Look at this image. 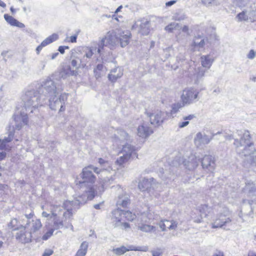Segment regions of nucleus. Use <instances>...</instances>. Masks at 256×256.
<instances>
[{
    "instance_id": "obj_1",
    "label": "nucleus",
    "mask_w": 256,
    "mask_h": 256,
    "mask_svg": "<svg viewBox=\"0 0 256 256\" xmlns=\"http://www.w3.org/2000/svg\"><path fill=\"white\" fill-rule=\"evenodd\" d=\"M98 170V168L92 165L83 168L82 172L80 174V177L82 178V180L76 181L77 184L78 182L80 188V192L75 196L74 200L66 201L71 202L72 207L74 210L79 208L80 205L84 204L88 200H92L95 194H97L98 192L92 185L96 179L92 172H94L97 174H100L102 176H104L108 172L106 170L100 172Z\"/></svg>"
},
{
    "instance_id": "obj_2",
    "label": "nucleus",
    "mask_w": 256,
    "mask_h": 256,
    "mask_svg": "<svg viewBox=\"0 0 256 256\" xmlns=\"http://www.w3.org/2000/svg\"><path fill=\"white\" fill-rule=\"evenodd\" d=\"M8 227L12 230H17L16 238L23 244L32 242L33 237L36 236L42 227L40 219L34 216L33 212L26 214L18 219L14 218L8 224Z\"/></svg>"
},
{
    "instance_id": "obj_3",
    "label": "nucleus",
    "mask_w": 256,
    "mask_h": 256,
    "mask_svg": "<svg viewBox=\"0 0 256 256\" xmlns=\"http://www.w3.org/2000/svg\"><path fill=\"white\" fill-rule=\"evenodd\" d=\"M42 96H45L44 101L46 98H48L50 108L52 110H56L60 108L59 111L64 110V106L68 98V95L66 93L61 94L63 90V86L60 82H56L50 79H46L41 84L39 88Z\"/></svg>"
},
{
    "instance_id": "obj_4",
    "label": "nucleus",
    "mask_w": 256,
    "mask_h": 256,
    "mask_svg": "<svg viewBox=\"0 0 256 256\" xmlns=\"http://www.w3.org/2000/svg\"><path fill=\"white\" fill-rule=\"evenodd\" d=\"M72 204L70 202H64L63 207L56 204L50 205V210L54 216L52 228H50L43 236V240H47L50 237L54 230L60 229L63 227L66 228L72 226L69 224V220L72 216L74 212L76 210L72 207Z\"/></svg>"
},
{
    "instance_id": "obj_5",
    "label": "nucleus",
    "mask_w": 256,
    "mask_h": 256,
    "mask_svg": "<svg viewBox=\"0 0 256 256\" xmlns=\"http://www.w3.org/2000/svg\"><path fill=\"white\" fill-rule=\"evenodd\" d=\"M232 2L242 10L236 16L238 21L256 22V2L254 0H233Z\"/></svg>"
},
{
    "instance_id": "obj_6",
    "label": "nucleus",
    "mask_w": 256,
    "mask_h": 256,
    "mask_svg": "<svg viewBox=\"0 0 256 256\" xmlns=\"http://www.w3.org/2000/svg\"><path fill=\"white\" fill-rule=\"evenodd\" d=\"M234 145L238 148H243L240 150L242 154L244 156H249L247 160L250 162L252 166H256V148L254 144L250 142V137L248 132L244 133L240 141L235 139Z\"/></svg>"
},
{
    "instance_id": "obj_7",
    "label": "nucleus",
    "mask_w": 256,
    "mask_h": 256,
    "mask_svg": "<svg viewBox=\"0 0 256 256\" xmlns=\"http://www.w3.org/2000/svg\"><path fill=\"white\" fill-rule=\"evenodd\" d=\"M45 96H42L40 91L31 90L26 92L22 97V101L26 110H30V112H33V109L44 104Z\"/></svg>"
},
{
    "instance_id": "obj_8",
    "label": "nucleus",
    "mask_w": 256,
    "mask_h": 256,
    "mask_svg": "<svg viewBox=\"0 0 256 256\" xmlns=\"http://www.w3.org/2000/svg\"><path fill=\"white\" fill-rule=\"evenodd\" d=\"M80 64L82 66H86V63H84V61L78 57L72 56L70 62V64L62 68L60 72L61 76L64 78L68 76H76L78 74V70L80 68Z\"/></svg>"
},
{
    "instance_id": "obj_9",
    "label": "nucleus",
    "mask_w": 256,
    "mask_h": 256,
    "mask_svg": "<svg viewBox=\"0 0 256 256\" xmlns=\"http://www.w3.org/2000/svg\"><path fill=\"white\" fill-rule=\"evenodd\" d=\"M200 160V158L192 154L187 160L181 158L180 156L176 158L172 162V164L174 166H178L182 163L186 168L189 170H193L198 166Z\"/></svg>"
},
{
    "instance_id": "obj_10",
    "label": "nucleus",
    "mask_w": 256,
    "mask_h": 256,
    "mask_svg": "<svg viewBox=\"0 0 256 256\" xmlns=\"http://www.w3.org/2000/svg\"><path fill=\"white\" fill-rule=\"evenodd\" d=\"M102 170H106L108 172L104 176H100V174H98V178L100 180V182L102 184V186L99 190L100 192L104 191V186L106 188L112 183L115 179L116 174V170H112L110 166H108V168H98V171L100 172Z\"/></svg>"
},
{
    "instance_id": "obj_11",
    "label": "nucleus",
    "mask_w": 256,
    "mask_h": 256,
    "mask_svg": "<svg viewBox=\"0 0 256 256\" xmlns=\"http://www.w3.org/2000/svg\"><path fill=\"white\" fill-rule=\"evenodd\" d=\"M230 212L226 208H222V210L218 214L212 224V228H221L223 226L231 222Z\"/></svg>"
},
{
    "instance_id": "obj_12",
    "label": "nucleus",
    "mask_w": 256,
    "mask_h": 256,
    "mask_svg": "<svg viewBox=\"0 0 256 256\" xmlns=\"http://www.w3.org/2000/svg\"><path fill=\"white\" fill-rule=\"evenodd\" d=\"M199 92L194 88H188L183 90L180 100L185 106L190 105L199 100Z\"/></svg>"
},
{
    "instance_id": "obj_13",
    "label": "nucleus",
    "mask_w": 256,
    "mask_h": 256,
    "mask_svg": "<svg viewBox=\"0 0 256 256\" xmlns=\"http://www.w3.org/2000/svg\"><path fill=\"white\" fill-rule=\"evenodd\" d=\"M219 134L220 132L217 133ZM216 134H212V136H209L204 132H198L194 136V143L196 147L203 148L210 142Z\"/></svg>"
},
{
    "instance_id": "obj_14",
    "label": "nucleus",
    "mask_w": 256,
    "mask_h": 256,
    "mask_svg": "<svg viewBox=\"0 0 256 256\" xmlns=\"http://www.w3.org/2000/svg\"><path fill=\"white\" fill-rule=\"evenodd\" d=\"M14 124L12 126L13 128L17 130H20L24 126L27 124V114L18 110L14 116Z\"/></svg>"
},
{
    "instance_id": "obj_15",
    "label": "nucleus",
    "mask_w": 256,
    "mask_h": 256,
    "mask_svg": "<svg viewBox=\"0 0 256 256\" xmlns=\"http://www.w3.org/2000/svg\"><path fill=\"white\" fill-rule=\"evenodd\" d=\"M167 113L164 112L157 110L148 114L152 124L158 126L162 124L167 116Z\"/></svg>"
},
{
    "instance_id": "obj_16",
    "label": "nucleus",
    "mask_w": 256,
    "mask_h": 256,
    "mask_svg": "<svg viewBox=\"0 0 256 256\" xmlns=\"http://www.w3.org/2000/svg\"><path fill=\"white\" fill-rule=\"evenodd\" d=\"M202 168L208 172H213L215 170L216 164L214 158L210 155H205L201 160Z\"/></svg>"
},
{
    "instance_id": "obj_17",
    "label": "nucleus",
    "mask_w": 256,
    "mask_h": 256,
    "mask_svg": "<svg viewBox=\"0 0 256 256\" xmlns=\"http://www.w3.org/2000/svg\"><path fill=\"white\" fill-rule=\"evenodd\" d=\"M118 42V36L114 32H108L102 39V44L109 47L114 46Z\"/></svg>"
},
{
    "instance_id": "obj_18",
    "label": "nucleus",
    "mask_w": 256,
    "mask_h": 256,
    "mask_svg": "<svg viewBox=\"0 0 256 256\" xmlns=\"http://www.w3.org/2000/svg\"><path fill=\"white\" fill-rule=\"evenodd\" d=\"M123 210L117 208L112 212V222L114 227H118L122 225V221H124L122 216Z\"/></svg>"
},
{
    "instance_id": "obj_19",
    "label": "nucleus",
    "mask_w": 256,
    "mask_h": 256,
    "mask_svg": "<svg viewBox=\"0 0 256 256\" xmlns=\"http://www.w3.org/2000/svg\"><path fill=\"white\" fill-rule=\"evenodd\" d=\"M138 187L142 192H150L151 188L154 189L155 188L154 180L153 178H144L140 182Z\"/></svg>"
},
{
    "instance_id": "obj_20",
    "label": "nucleus",
    "mask_w": 256,
    "mask_h": 256,
    "mask_svg": "<svg viewBox=\"0 0 256 256\" xmlns=\"http://www.w3.org/2000/svg\"><path fill=\"white\" fill-rule=\"evenodd\" d=\"M206 70L202 67L195 68L193 72H190V76L195 84H198L204 76Z\"/></svg>"
},
{
    "instance_id": "obj_21",
    "label": "nucleus",
    "mask_w": 256,
    "mask_h": 256,
    "mask_svg": "<svg viewBox=\"0 0 256 256\" xmlns=\"http://www.w3.org/2000/svg\"><path fill=\"white\" fill-rule=\"evenodd\" d=\"M207 42L208 39L203 36L198 35L194 36L192 44L194 50L200 51Z\"/></svg>"
},
{
    "instance_id": "obj_22",
    "label": "nucleus",
    "mask_w": 256,
    "mask_h": 256,
    "mask_svg": "<svg viewBox=\"0 0 256 256\" xmlns=\"http://www.w3.org/2000/svg\"><path fill=\"white\" fill-rule=\"evenodd\" d=\"M151 128L149 127L148 124L143 122L137 128L138 135L142 138H146L152 133Z\"/></svg>"
},
{
    "instance_id": "obj_23",
    "label": "nucleus",
    "mask_w": 256,
    "mask_h": 256,
    "mask_svg": "<svg viewBox=\"0 0 256 256\" xmlns=\"http://www.w3.org/2000/svg\"><path fill=\"white\" fill-rule=\"evenodd\" d=\"M210 207L207 204L201 205L199 208L200 216L194 218V222L196 223H200L202 222V218H206L211 212Z\"/></svg>"
},
{
    "instance_id": "obj_24",
    "label": "nucleus",
    "mask_w": 256,
    "mask_h": 256,
    "mask_svg": "<svg viewBox=\"0 0 256 256\" xmlns=\"http://www.w3.org/2000/svg\"><path fill=\"white\" fill-rule=\"evenodd\" d=\"M118 36L122 47H124L129 44L131 38V34L129 31L120 32Z\"/></svg>"
},
{
    "instance_id": "obj_25",
    "label": "nucleus",
    "mask_w": 256,
    "mask_h": 256,
    "mask_svg": "<svg viewBox=\"0 0 256 256\" xmlns=\"http://www.w3.org/2000/svg\"><path fill=\"white\" fill-rule=\"evenodd\" d=\"M123 75V70L120 67H116L112 69L108 74V78L112 82H115L118 78Z\"/></svg>"
},
{
    "instance_id": "obj_26",
    "label": "nucleus",
    "mask_w": 256,
    "mask_h": 256,
    "mask_svg": "<svg viewBox=\"0 0 256 256\" xmlns=\"http://www.w3.org/2000/svg\"><path fill=\"white\" fill-rule=\"evenodd\" d=\"M214 60V58L210 54L202 56L200 57V62L203 68L209 69Z\"/></svg>"
},
{
    "instance_id": "obj_27",
    "label": "nucleus",
    "mask_w": 256,
    "mask_h": 256,
    "mask_svg": "<svg viewBox=\"0 0 256 256\" xmlns=\"http://www.w3.org/2000/svg\"><path fill=\"white\" fill-rule=\"evenodd\" d=\"M120 154L126 157L128 156V158L129 159L132 156V155L136 154L134 147L128 144L123 146Z\"/></svg>"
},
{
    "instance_id": "obj_28",
    "label": "nucleus",
    "mask_w": 256,
    "mask_h": 256,
    "mask_svg": "<svg viewBox=\"0 0 256 256\" xmlns=\"http://www.w3.org/2000/svg\"><path fill=\"white\" fill-rule=\"evenodd\" d=\"M4 18L6 22L12 26H17L20 28H24L25 26L24 24L18 22L12 16L8 14L4 15Z\"/></svg>"
},
{
    "instance_id": "obj_29",
    "label": "nucleus",
    "mask_w": 256,
    "mask_h": 256,
    "mask_svg": "<svg viewBox=\"0 0 256 256\" xmlns=\"http://www.w3.org/2000/svg\"><path fill=\"white\" fill-rule=\"evenodd\" d=\"M129 196L126 194H122L118 196L117 200V206H122V207H126L130 204Z\"/></svg>"
},
{
    "instance_id": "obj_30",
    "label": "nucleus",
    "mask_w": 256,
    "mask_h": 256,
    "mask_svg": "<svg viewBox=\"0 0 256 256\" xmlns=\"http://www.w3.org/2000/svg\"><path fill=\"white\" fill-rule=\"evenodd\" d=\"M152 219H154L153 214L150 212H144L138 216V220L142 223L149 222Z\"/></svg>"
},
{
    "instance_id": "obj_31",
    "label": "nucleus",
    "mask_w": 256,
    "mask_h": 256,
    "mask_svg": "<svg viewBox=\"0 0 256 256\" xmlns=\"http://www.w3.org/2000/svg\"><path fill=\"white\" fill-rule=\"evenodd\" d=\"M138 228L144 232H154L156 230V226L146 224V223H140L138 225Z\"/></svg>"
},
{
    "instance_id": "obj_32",
    "label": "nucleus",
    "mask_w": 256,
    "mask_h": 256,
    "mask_svg": "<svg viewBox=\"0 0 256 256\" xmlns=\"http://www.w3.org/2000/svg\"><path fill=\"white\" fill-rule=\"evenodd\" d=\"M94 76L96 79L100 78L105 74V68L102 64H98L96 68L94 69Z\"/></svg>"
},
{
    "instance_id": "obj_33",
    "label": "nucleus",
    "mask_w": 256,
    "mask_h": 256,
    "mask_svg": "<svg viewBox=\"0 0 256 256\" xmlns=\"http://www.w3.org/2000/svg\"><path fill=\"white\" fill-rule=\"evenodd\" d=\"M88 243L86 242H82L75 256H85L88 251Z\"/></svg>"
},
{
    "instance_id": "obj_34",
    "label": "nucleus",
    "mask_w": 256,
    "mask_h": 256,
    "mask_svg": "<svg viewBox=\"0 0 256 256\" xmlns=\"http://www.w3.org/2000/svg\"><path fill=\"white\" fill-rule=\"evenodd\" d=\"M244 190L246 192H248L250 196H253L256 193L254 184L251 182L246 184Z\"/></svg>"
},
{
    "instance_id": "obj_35",
    "label": "nucleus",
    "mask_w": 256,
    "mask_h": 256,
    "mask_svg": "<svg viewBox=\"0 0 256 256\" xmlns=\"http://www.w3.org/2000/svg\"><path fill=\"white\" fill-rule=\"evenodd\" d=\"M114 134L115 138H118L120 140H126L128 137V134L121 129L115 130Z\"/></svg>"
},
{
    "instance_id": "obj_36",
    "label": "nucleus",
    "mask_w": 256,
    "mask_h": 256,
    "mask_svg": "<svg viewBox=\"0 0 256 256\" xmlns=\"http://www.w3.org/2000/svg\"><path fill=\"white\" fill-rule=\"evenodd\" d=\"M14 134L10 132L7 138L3 139H0V150H3L6 148L7 143L10 142L13 138Z\"/></svg>"
},
{
    "instance_id": "obj_37",
    "label": "nucleus",
    "mask_w": 256,
    "mask_h": 256,
    "mask_svg": "<svg viewBox=\"0 0 256 256\" xmlns=\"http://www.w3.org/2000/svg\"><path fill=\"white\" fill-rule=\"evenodd\" d=\"M58 38V34H54L46 38L44 41L42 42L41 43L42 46H44V47L50 44V43L52 42H53L56 40Z\"/></svg>"
},
{
    "instance_id": "obj_38",
    "label": "nucleus",
    "mask_w": 256,
    "mask_h": 256,
    "mask_svg": "<svg viewBox=\"0 0 256 256\" xmlns=\"http://www.w3.org/2000/svg\"><path fill=\"white\" fill-rule=\"evenodd\" d=\"M185 105L181 102H178L173 104L172 106L171 114H174L178 112L180 109L182 108Z\"/></svg>"
},
{
    "instance_id": "obj_39",
    "label": "nucleus",
    "mask_w": 256,
    "mask_h": 256,
    "mask_svg": "<svg viewBox=\"0 0 256 256\" xmlns=\"http://www.w3.org/2000/svg\"><path fill=\"white\" fill-rule=\"evenodd\" d=\"M122 216L124 220H128V221H132L136 218V214H133L129 210H123Z\"/></svg>"
},
{
    "instance_id": "obj_40",
    "label": "nucleus",
    "mask_w": 256,
    "mask_h": 256,
    "mask_svg": "<svg viewBox=\"0 0 256 256\" xmlns=\"http://www.w3.org/2000/svg\"><path fill=\"white\" fill-rule=\"evenodd\" d=\"M180 25L178 23L172 22L170 23L164 28V30L168 32H172L173 30L179 28Z\"/></svg>"
},
{
    "instance_id": "obj_41",
    "label": "nucleus",
    "mask_w": 256,
    "mask_h": 256,
    "mask_svg": "<svg viewBox=\"0 0 256 256\" xmlns=\"http://www.w3.org/2000/svg\"><path fill=\"white\" fill-rule=\"evenodd\" d=\"M128 156L126 157L122 154L120 156L116 162V164L119 166L120 168L124 167V164L126 163L130 159L128 158Z\"/></svg>"
},
{
    "instance_id": "obj_42",
    "label": "nucleus",
    "mask_w": 256,
    "mask_h": 256,
    "mask_svg": "<svg viewBox=\"0 0 256 256\" xmlns=\"http://www.w3.org/2000/svg\"><path fill=\"white\" fill-rule=\"evenodd\" d=\"M166 229L170 230H174L176 228L178 223L174 220H164Z\"/></svg>"
},
{
    "instance_id": "obj_43",
    "label": "nucleus",
    "mask_w": 256,
    "mask_h": 256,
    "mask_svg": "<svg viewBox=\"0 0 256 256\" xmlns=\"http://www.w3.org/2000/svg\"><path fill=\"white\" fill-rule=\"evenodd\" d=\"M113 252L117 256H121L128 252L127 248L124 246H122L120 248H113Z\"/></svg>"
},
{
    "instance_id": "obj_44",
    "label": "nucleus",
    "mask_w": 256,
    "mask_h": 256,
    "mask_svg": "<svg viewBox=\"0 0 256 256\" xmlns=\"http://www.w3.org/2000/svg\"><path fill=\"white\" fill-rule=\"evenodd\" d=\"M85 54L84 55L82 60L84 63L85 58H90L94 54V50L92 48H86L84 50Z\"/></svg>"
},
{
    "instance_id": "obj_45",
    "label": "nucleus",
    "mask_w": 256,
    "mask_h": 256,
    "mask_svg": "<svg viewBox=\"0 0 256 256\" xmlns=\"http://www.w3.org/2000/svg\"><path fill=\"white\" fill-rule=\"evenodd\" d=\"M172 19L175 20L182 21L186 18V15L182 12L176 13L172 16Z\"/></svg>"
},
{
    "instance_id": "obj_46",
    "label": "nucleus",
    "mask_w": 256,
    "mask_h": 256,
    "mask_svg": "<svg viewBox=\"0 0 256 256\" xmlns=\"http://www.w3.org/2000/svg\"><path fill=\"white\" fill-rule=\"evenodd\" d=\"M52 204H56V205L58 206H60V207L62 206L64 208V204H62V206H60V204H54L53 202H52V203H50V205ZM50 210V212H52L51 210ZM42 216L43 217H44V218H52V220H54V216L52 215V212H51V214H48V213H47L46 212H42Z\"/></svg>"
},
{
    "instance_id": "obj_47",
    "label": "nucleus",
    "mask_w": 256,
    "mask_h": 256,
    "mask_svg": "<svg viewBox=\"0 0 256 256\" xmlns=\"http://www.w3.org/2000/svg\"><path fill=\"white\" fill-rule=\"evenodd\" d=\"M98 162L100 165V168H108V166H110L109 163L107 161H105L102 158H100L98 159Z\"/></svg>"
},
{
    "instance_id": "obj_48",
    "label": "nucleus",
    "mask_w": 256,
    "mask_h": 256,
    "mask_svg": "<svg viewBox=\"0 0 256 256\" xmlns=\"http://www.w3.org/2000/svg\"><path fill=\"white\" fill-rule=\"evenodd\" d=\"M162 254V250L158 248L152 251V256H160Z\"/></svg>"
},
{
    "instance_id": "obj_49",
    "label": "nucleus",
    "mask_w": 256,
    "mask_h": 256,
    "mask_svg": "<svg viewBox=\"0 0 256 256\" xmlns=\"http://www.w3.org/2000/svg\"><path fill=\"white\" fill-rule=\"evenodd\" d=\"M158 225L162 231H165L166 230V227L164 220L160 222L158 224Z\"/></svg>"
},
{
    "instance_id": "obj_50",
    "label": "nucleus",
    "mask_w": 256,
    "mask_h": 256,
    "mask_svg": "<svg viewBox=\"0 0 256 256\" xmlns=\"http://www.w3.org/2000/svg\"><path fill=\"white\" fill-rule=\"evenodd\" d=\"M256 56V52L254 50H251L248 54L247 58L249 59L252 60L255 58Z\"/></svg>"
},
{
    "instance_id": "obj_51",
    "label": "nucleus",
    "mask_w": 256,
    "mask_h": 256,
    "mask_svg": "<svg viewBox=\"0 0 256 256\" xmlns=\"http://www.w3.org/2000/svg\"><path fill=\"white\" fill-rule=\"evenodd\" d=\"M119 227H120L122 229H126L128 228H130V226L128 222H126L124 221H122V225L120 226Z\"/></svg>"
},
{
    "instance_id": "obj_52",
    "label": "nucleus",
    "mask_w": 256,
    "mask_h": 256,
    "mask_svg": "<svg viewBox=\"0 0 256 256\" xmlns=\"http://www.w3.org/2000/svg\"><path fill=\"white\" fill-rule=\"evenodd\" d=\"M188 124L189 122L188 120H186L185 122H180L178 124V126L180 128H182L188 126Z\"/></svg>"
},
{
    "instance_id": "obj_53",
    "label": "nucleus",
    "mask_w": 256,
    "mask_h": 256,
    "mask_svg": "<svg viewBox=\"0 0 256 256\" xmlns=\"http://www.w3.org/2000/svg\"><path fill=\"white\" fill-rule=\"evenodd\" d=\"M53 254V250L50 249L46 250L42 256H50L52 255Z\"/></svg>"
},
{
    "instance_id": "obj_54",
    "label": "nucleus",
    "mask_w": 256,
    "mask_h": 256,
    "mask_svg": "<svg viewBox=\"0 0 256 256\" xmlns=\"http://www.w3.org/2000/svg\"><path fill=\"white\" fill-rule=\"evenodd\" d=\"M66 49H68V46H60L58 48V51L62 54H63L64 52V50Z\"/></svg>"
},
{
    "instance_id": "obj_55",
    "label": "nucleus",
    "mask_w": 256,
    "mask_h": 256,
    "mask_svg": "<svg viewBox=\"0 0 256 256\" xmlns=\"http://www.w3.org/2000/svg\"><path fill=\"white\" fill-rule=\"evenodd\" d=\"M104 46H106V45H103L102 44V40H101L98 44V52L99 54H100L101 52V50H102V49L103 48Z\"/></svg>"
},
{
    "instance_id": "obj_56",
    "label": "nucleus",
    "mask_w": 256,
    "mask_h": 256,
    "mask_svg": "<svg viewBox=\"0 0 256 256\" xmlns=\"http://www.w3.org/2000/svg\"><path fill=\"white\" fill-rule=\"evenodd\" d=\"M176 2V0H171L170 2H166V6H168V7L170 6H172L173 4H175Z\"/></svg>"
},
{
    "instance_id": "obj_57",
    "label": "nucleus",
    "mask_w": 256,
    "mask_h": 256,
    "mask_svg": "<svg viewBox=\"0 0 256 256\" xmlns=\"http://www.w3.org/2000/svg\"><path fill=\"white\" fill-rule=\"evenodd\" d=\"M202 3L206 6H210L212 2V0H202Z\"/></svg>"
},
{
    "instance_id": "obj_58",
    "label": "nucleus",
    "mask_w": 256,
    "mask_h": 256,
    "mask_svg": "<svg viewBox=\"0 0 256 256\" xmlns=\"http://www.w3.org/2000/svg\"><path fill=\"white\" fill-rule=\"evenodd\" d=\"M76 38H77V36H76V35L72 36L70 37L69 41L70 42H76Z\"/></svg>"
},
{
    "instance_id": "obj_59",
    "label": "nucleus",
    "mask_w": 256,
    "mask_h": 256,
    "mask_svg": "<svg viewBox=\"0 0 256 256\" xmlns=\"http://www.w3.org/2000/svg\"><path fill=\"white\" fill-rule=\"evenodd\" d=\"M128 252L129 250H139L140 249L136 248L134 246H130L127 248Z\"/></svg>"
},
{
    "instance_id": "obj_60",
    "label": "nucleus",
    "mask_w": 256,
    "mask_h": 256,
    "mask_svg": "<svg viewBox=\"0 0 256 256\" xmlns=\"http://www.w3.org/2000/svg\"><path fill=\"white\" fill-rule=\"evenodd\" d=\"M194 117L195 116H194V114H190V115H189L188 116H184V120H191L192 118H194Z\"/></svg>"
},
{
    "instance_id": "obj_61",
    "label": "nucleus",
    "mask_w": 256,
    "mask_h": 256,
    "mask_svg": "<svg viewBox=\"0 0 256 256\" xmlns=\"http://www.w3.org/2000/svg\"><path fill=\"white\" fill-rule=\"evenodd\" d=\"M212 256H224V253L220 251L216 252Z\"/></svg>"
},
{
    "instance_id": "obj_62",
    "label": "nucleus",
    "mask_w": 256,
    "mask_h": 256,
    "mask_svg": "<svg viewBox=\"0 0 256 256\" xmlns=\"http://www.w3.org/2000/svg\"><path fill=\"white\" fill-rule=\"evenodd\" d=\"M58 52H56L52 54L50 56V59L54 60L58 55Z\"/></svg>"
},
{
    "instance_id": "obj_63",
    "label": "nucleus",
    "mask_w": 256,
    "mask_h": 256,
    "mask_svg": "<svg viewBox=\"0 0 256 256\" xmlns=\"http://www.w3.org/2000/svg\"><path fill=\"white\" fill-rule=\"evenodd\" d=\"M182 31L184 32H188V27L186 26H184L182 28Z\"/></svg>"
},
{
    "instance_id": "obj_64",
    "label": "nucleus",
    "mask_w": 256,
    "mask_h": 256,
    "mask_svg": "<svg viewBox=\"0 0 256 256\" xmlns=\"http://www.w3.org/2000/svg\"><path fill=\"white\" fill-rule=\"evenodd\" d=\"M6 152H0V160H3L6 156Z\"/></svg>"
}]
</instances>
